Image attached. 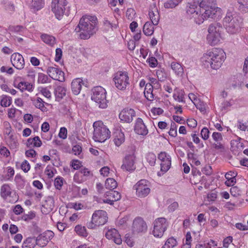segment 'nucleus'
<instances>
[{
	"mask_svg": "<svg viewBox=\"0 0 248 248\" xmlns=\"http://www.w3.org/2000/svg\"><path fill=\"white\" fill-rule=\"evenodd\" d=\"M192 17L194 18L195 22L198 24H201L206 19V18L203 17L202 13H200V14H199L198 12H196V15H193Z\"/></svg>",
	"mask_w": 248,
	"mask_h": 248,
	"instance_id": "obj_46",
	"label": "nucleus"
},
{
	"mask_svg": "<svg viewBox=\"0 0 248 248\" xmlns=\"http://www.w3.org/2000/svg\"><path fill=\"white\" fill-rule=\"evenodd\" d=\"M151 111L154 116L159 115L163 113V110L160 108H153L151 109Z\"/></svg>",
	"mask_w": 248,
	"mask_h": 248,
	"instance_id": "obj_58",
	"label": "nucleus"
},
{
	"mask_svg": "<svg viewBox=\"0 0 248 248\" xmlns=\"http://www.w3.org/2000/svg\"><path fill=\"white\" fill-rule=\"evenodd\" d=\"M135 156L134 154L126 155L123 160L121 168L126 171L133 170L136 169L135 166Z\"/></svg>",
	"mask_w": 248,
	"mask_h": 248,
	"instance_id": "obj_16",
	"label": "nucleus"
},
{
	"mask_svg": "<svg viewBox=\"0 0 248 248\" xmlns=\"http://www.w3.org/2000/svg\"><path fill=\"white\" fill-rule=\"evenodd\" d=\"M92 92V100L97 103L100 108H106L108 101L106 99V90L101 86H97L93 89Z\"/></svg>",
	"mask_w": 248,
	"mask_h": 248,
	"instance_id": "obj_5",
	"label": "nucleus"
},
{
	"mask_svg": "<svg viewBox=\"0 0 248 248\" xmlns=\"http://www.w3.org/2000/svg\"><path fill=\"white\" fill-rule=\"evenodd\" d=\"M97 18L95 16H83L80 19L75 31L81 39H88L95 34L98 30Z\"/></svg>",
	"mask_w": 248,
	"mask_h": 248,
	"instance_id": "obj_1",
	"label": "nucleus"
},
{
	"mask_svg": "<svg viewBox=\"0 0 248 248\" xmlns=\"http://www.w3.org/2000/svg\"><path fill=\"white\" fill-rule=\"evenodd\" d=\"M169 134L172 137H175L177 136L176 125L174 123H171Z\"/></svg>",
	"mask_w": 248,
	"mask_h": 248,
	"instance_id": "obj_48",
	"label": "nucleus"
},
{
	"mask_svg": "<svg viewBox=\"0 0 248 248\" xmlns=\"http://www.w3.org/2000/svg\"><path fill=\"white\" fill-rule=\"evenodd\" d=\"M171 67L178 76H182L183 74V68L179 63L172 62L171 63Z\"/></svg>",
	"mask_w": 248,
	"mask_h": 248,
	"instance_id": "obj_37",
	"label": "nucleus"
},
{
	"mask_svg": "<svg viewBox=\"0 0 248 248\" xmlns=\"http://www.w3.org/2000/svg\"><path fill=\"white\" fill-rule=\"evenodd\" d=\"M42 41L46 44L53 46L56 43V39L54 37L47 34H43L41 36Z\"/></svg>",
	"mask_w": 248,
	"mask_h": 248,
	"instance_id": "obj_33",
	"label": "nucleus"
},
{
	"mask_svg": "<svg viewBox=\"0 0 248 248\" xmlns=\"http://www.w3.org/2000/svg\"><path fill=\"white\" fill-rule=\"evenodd\" d=\"M44 103V102L42 98L37 97V100L34 102V105L36 108L42 110L45 108Z\"/></svg>",
	"mask_w": 248,
	"mask_h": 248,
	"instance_id": "obj_51",
	"label": "nucleus"
},
{
	"mask_svg": "<svg viewBox=\"0 0 248 248\" xmlns=\"http://www.w3.org/2000/svg\"><path fill=\"white\" fill-rule=\"evenodd\" d=\"M155 10V11H149V16L153 24L154 25H157L159 22L160 16L157 10L156 9Z\"/></svg>",
	"mask_w": 248,
	"mask_h": 248,
	"instance_id": "obj_32",
	"label": "nucleus"
},
{
	"mask_svg": "<svg viewBox=\"0 0 248 248\" xmlns=\"http://www.w3.org/2000/svg\"><path fill=\"white\" fill-rule=\"evenodd\" d=\"M37 245L34 237H29L26 238L23 242L22 248H34Z\"/></svg>",
	"mask_w": 248,
	"mask_h": 248,
	"instance_id": "obj_30",
	"label": "nucleus"
},
{
	"mask_svg": "<svg viewBox=\"0 0 248 248\" xmlns=\"http://www.w3.org/2000/svg\"><path fill=\"white\" fill-rule=\"evenodd\" d=\"M105 236L108 239L111 240L117 245H120L122 242L121 235L115 229H108L105 232Z\"/></svg>",
	"mask_w": 248,
	"mask_h": 248,
	"instance_id": "obj_18",
	"label": "nucleus"
},
{
	"mask_svg": "<svg viewBox=\"0 0 248 248\" xmlns=\"http://www.w3.org/2000/svg\"><path fill=\"white\" fill-rule=\"evenodd\" d=\"M153 23L150 22H146L143 28V31L146 35H151L154 31Z\"/></svg>",
	"mask_w": 248,
	"mask_h": 248,
	"instance_id": "obj_36",
	"label": "nucleus"
},
{
	"mask_svg": "<svg viewBox=\"0 0 248 248\" xmlns=\"http://www.w3.org/2000/svg\"><path fill=\"white\" fill-rule=\"evenodd\" d=\"M66 4V0H52L51 10L58 19H61L63 16Z\"/></svg>",
	"mask_w": 248,
	"mask_h": 248,
	"instance_id": "obj_11",
	"label": "nucleus"
},
{
	"mask_svg": "<svg viewBox=\"0 0 248 248\" xmlns=\"http://www.w3.org/2000/svg\"><path fill=\"white\" fill-rule=\"evenodd\" d=\"M82 80L80 78H76L71 83V89L75 95L80 93L82 87Z\"/></svg>",
	"mask_w": 248,
	"mask_h": 248,
	"instance_id": "obj_27",
	"label": "nucleus"
},
{
	"mask_svg": "<svg viewBox=\"0 0 248 248\" xmlns=\"http://www.w3.org/2000/svg\"><path fill=\"white\" fill-rule=\"evenodd\" d=\"M0 154L5 157H8L10 153L6 147L3 146L0 148Z\"/></svg>",
	"mask_w": 248,
	"mask_h": 248,
	"instance_id": "obj_61",
	"label": "nucleus"
},
{
	"mask_svg": "<svg viewBox=\"0 0 248 248\" xmlns=\"http://www.w3.org/2000/svg\"><path fill=\"white\" fill-rule=\"evenodd\" d=\"M3 126L4 128V134L9 136L12 132V128L10 124L8 122H4L3 123Z\"/></svg>",
	"mask_w": 248,
	"mask_h": 248,
	"instance_id": "obj_47",
	"label": "nucleus"
},
{
	"mask_svg": "<svg viewBox=\"0 0 248 248\" xmlns=\"http://www.w3.org/2000/svg\"><path fill=\"white\" fill-rule=\"evenodd\" d=\"M21 167L25 172H27L30 169V164L27 160H25L22 162Z\"/></svg>",
	"mask_w": 248,
	"mask_h": 248,
	"instance_id": "obj_57",
	"label": "nucleus"
},
{
	"mask_svg": "<svg viewBox=\"0 0 248 248\" xmlns=\"http://www.w3.org/2000/svg\"><path fill=\"white\" fill-rule=\"evenodd\" d=\"M200 13H202L203 17L207 19L208 18L217 19L221 14V10L216 5H206L204 3L203 8L200 10Z\"/></svg>",
	"mask_w": 248,
	"mask_h": 248,
	"instance_id": "obj_9",
	"label": "nucleus"
},
{
	"mask_svg": "<svg viewBox=\"0 0 248 248\" xmlns=\"http://www.w3.org/2000/svg\"><path fill=\"white\" fill-rule=\"evenodd\" d=\"M153 86L152 84H146L145 85L144 94L145 97L149 101H152L154 99Z\"/></svg>",
	"mask_w": 248,
	"mask_h": 248,
	"instance_id": "obj_29",
	"label": "nucleus"
},
{
	"mask_svg": "<svg viewBox=\"0 0 248 248\" xmlns=\"http://www.w3.org/2000/svg\"><path fill=\"white\" fill-rule=\"evenodd\" d=\"M63 185V179L61 177H57L54 181V185L58 189H60Z\"/></svg>",
	"mask_w": 248,
	"mask_h": 248,
	"instance_id": "obj_53",
	"label": "nucleus"
},
{
	"mask_svg": "<svg viewBox=\"0 0 248 248\" xmlns=\"http://www.w3.org/2000/svg\"><path fill=\"white\" fill-rule=\"evenodd\" d=\"M177 245V241L173 237L167 239L162 248H173Z\"/></svg>",
	"mask_w": 248,
	"mask_h": 248,
	"instance_id": "obj_42",
	"label": "nucleus"
},
{
	"mask_svg": "<svg viewBox=\"0 0 248 248\" xmlns=\"http://www.w3.org/2000/svg\"><path fill=\"white\" fill-rule=\"evenodd\" d=\"M243 18L235 12L228 11L223 19V24L228 32L234 34L241 28Z\"/></svg>",
	"mask_w": 248,
	"mask_h": 248,
	"instance_id": "obj_3",
	"label": "nucleus"
},
{
	"mask_svg": "<svg viewBox=\"0 0 248 248\" xmlns=\"http://www.w3.org/2000/svg\"><path fill=\"white\" fill-rule=\"evenodd\" d=\"M173 97L175 100H177L179 102H184L183 100L184 95L182 93L178 92L177 93H174Z\"/></svg>",
	"mask_w": 248,
	"mask_h": 248,
	"instance_id": "obj_55",
	"label": "nucleus"
},
{
	"mask_svg": "<svg viewBox=\"0 0 248 248\" xmlns=\"http://www.w3.org/2000/svg\"><path fill=\"white\" fill-rule=\"evenodd\" d=\"M133 188L136 191L137 196L140 198L145 197L150 192L149 183L145 179L138 182L134 186Z\"/></svg>",
	"mask_w": 248,
	"mask_h": 248,
	"instance_id": "obj_12",
	"label": "nucleus"
},
{
	"mask_svg": "<svg viewBox=\"0 0 248 248\" xmlns=\"http://www.w3.org/2000/svg\"><path fill=\"white\" fill-rule=\"evenodd\" d=\"M205 1H202L200 2L199 0H194L193 2L188 3V7L190 8L196 9L198 7L200 8V10L203 8V5Z\"/></svg>",
	"mask_w": 248,
	"mask_h": 248,
	"instance_id": "obj_43",
	"label": "nucleus"
},
{
	"mask_svg": "<svg viewBox=\"0 0 248 248\" xmlns=\"http://www.w3.org/2000/svg\"><path fill=\"white\" fill-rule=\"evenodd\" d=\"M42 145V141L38 136H36L33 138H29L27 141L26 145L29 148L33 147H39Z\"/></svg>",
	"mask_w": 248,
	"mask_h": 248,
	"instance_id": "obj_28",
	"label": "nucleus"
},
{
	"mask_svg": "<svg viewBox=\"0 0 248 248\" xmlns=\"http://www.w3.org/2000/svg\"><path fill=\"white\" fill-rule=\"evenodd\" d=\"M226 59V54L221 48H214L208 50L201 58V61L205 67L219 69Z\"/></svg>",
	"mask_w": 248,
	"mask_h": 248,
	"instance_id": "obj_2",
	"label": "nucleus"
},
{
	"mask_svg": "<svg viewBox=\"0 0 248 248\" xmlns=\"http://www.w3.org/2000/svg\"><path fill=\"white\" fill-rule=\"evenodd\" d=\"M146 158L147 161L151 166L155 165L156 161V156L154 153H148L146 155Z\"/></svg>",
	"mask_w": 248,
	"mask_h": 248,
	"instance_id": "obj_45",
	"label": "nucleus"
},
{
	"mask_svg": "<svg viewBox=\"0 0 248 248\" xmlns=\"http://www.w3.org/2000/svg\"><path fill=\"white\" fill-rule=\"evenodd\" d=\"M158 157L161 161L160 164L161 170L166 172L169 170L171 166V158L170 155L164 152H161L158 155Z\"/></svg>",
	"mask_w": 248,
	"mask_h": 248,
	"instance_id": "obj_17",
	"label": "nucleus"
},
{
	"mask_svg": "<svg viewBox=\"0 0 248 248\" xmlns=\"http://www.w3.org/2000/svg\"><path fill=\"white\" fill-rule=\"evenodd\" d=\"M134 130L137 134L140 135L145 136L148 133L146 126L144 124L142 119L140 118H138L136 120Z\"/></svg>",
	"mask_w": 248,
	"mask_h": 248,
	"instance_id": "obj_24",
	"label": "nucleus"
},
{
	"mask_svg": "<svg viewBox=\"0 0 248 248\" xmlns=\"http://www.w3.org/2000/svg\"><path fill=\"white\" fill-rule=\"evenodd\" d=\"M115 134L114 142L117 146H119L124 141V135L121 131H117Z\"/></svg>",
	"mask_w": 248,
	"mask_h": 248,
	"instance_id": "obj_34",
	"label": "nucleus"
},
{
	"mask_svg": "<svg viewBox=\"0 0 248 248\" xmlns=\"http://www.w3.org/2000/svg\"><path fill=\"white\" fill-rule=\"evenodd\" d=\"M183 0H169L164 3L165 8H173L177 6Z\"/></svg>",
	"mask_w": 248,
	"mask_h": 248,
	"instance_id": "obj_40",
	"label": "nucleus"
},
{
	"mask_svg": "<svg viewBox=\"0 0 248 248\" xmlns=\"http://www.w3.org/2000/svg\"><path fill=\"white\" fill-rule=\"evenodd\" d=\"M209 133V130L205 127H203L201 132V136L204 140H206L208 139Z\"/></svg>",
	"mask_w": 248,
	"mask_h": 248,
	"instance_id": "obj_50",
	"label": "nucleus"
},
{
	"mask_svg": "<svg viewBox=\"0 0 248 248\" xmlns=\"http://www.w3.org/2000/svg\"><path fill=\"white\" fill-rule=\"evenodd\" d=\"M238 127L241 130L248 131V124L247 123H242L239 121Z\"/></svg>",
	"mask_w": 248,
	"mask_h": 248,
	"instance_id": "obj_64",
	"label": "nucleus"
},
{
	"mask_svg": "<svg viewBox=\"0 0 248 248\" xmlns=\"http://www.w3.org/2000/svg\"><path fill=\"white\" fill-rule=\"evenodd\" d=\"M72 151L75 155H79L82 151L81 146L79 145H76L73 147Z\"/></svg>",
	"mask_w": 248,
	"mask_h": 248,
	"instance_id": "obj_63",
	"label": "nucleus"
},
{
	"mask_svg": "<svg viewBox=\"0 0 248 248\" xmlns=\"http://www.w3.org/2000/svg\"><path fill=\"white\" fill-rule=\"evenodd\" d=\"M105 186L106 188L112 190L116 188L117 183L113 178H108L105 182Z\"/></svg>",
	"mask_w": 248,
	"mask_h": 248,
	"instance_id": "obj_38",
	"label": "nucleus"
},
{
	"mask_svg": "<svg viewBox=\"0 0 248 248\" xmlns=\"http://www.w3.org/2000/svg\"><path fill=\"white\" fill-rule=\"evenodd\" d=\"M12 189L10 187V186L8 184H4L0 188V196L4 199L6 200L8 197H15V199H13L11 202H16L17 201L18 198H17V195L16 193L14 194L13 196H11L12 195Z\"/></svg>",
	"mask_w": 248,
	"mask_h": 248,
	"instance_id": "obj_22",
	"label": "nucleus"
},
{
	"mask_svg": "<svg viewBox=\"0 0 248 248\" xmlns=\"http://www.w3.org/2000/svg\"><path fill=\"white\" fill-rule=\"evenodd\" d=\"M67 130L65 127H61L59 133V136L60 138L65 139L67 138Z\"/></svg>",
	"mask_w": 248,
	"mask_h": 248,
	"instance_id": "obj_54",
	"label": "nucleus"
},
{
	"mask_svg": "<svg viewBox=\"0 0 248 248\" xmlns=\"http://www.w3.org/2000/svg\"><path fill=\"white\" fill-rule=\"evenodd\" d=\"M54 234L53 232L49 230L39 234L35 237L37 245L42 248L46 246L49 241L53 237Z\"/></svg>",
	"mask_w": 248,
	"mask_h": 248,
	"instance_id": "obj_13",
	"label": "nucleus"
},
{
	"mask_svg": "<svg viewBox=\"0 0 248 248\" xmlns=\"http://www.w3.org/2000/svg\"><path fill=\"white\" fill-rule=\"evenodd\" d=\"M47 79L48 78L47 76L45 75V74L41 73L39 75L38 79L39 82L41 83H45L47 82Z\"/></svg>",
	"mask_w": 248,
	"mask_h": 248,
	"instance_id": "obj_60",
	"label": "nucleus"
},
{
	"mask_svg": "<svg viewBox=\"0 0 248 248\" xmlns=\"http://www.w3.org/2000/svg\"><path fill=\"white\" fill-rule=\"evenodd\" d=\"M11 62L12 65L17 69L21 70L24 67V59L22 55L18 53H14L11 55Z\"/></svg>",
	"mask_w": 248,
	"mask_h": 248,
	"instance_id": "obj_20",
	"label": "nucleus"
},
{
	"mask_svg": "<svg viewBox=\"0 0 248 248\" xmlns=\"http://www.w3.org/2000/svg\"><path fill=\"white\" fill-rule=\"evenodd\" d=\"M186 123L188 126L192 128L195 127L197 125V121L194 119H188Z\"/></svg>",
	"mask_w": 248,
	"mask_h": 248,
	"instance_id": "obj_62",
	"label": "nucleus"
},
{
	"mask_svg": "<svg viewBox=\"0 0 248 248\" xmlns=\"http://www.w3.org/2000/svg\"><path fill=\"white\" fill-rule=\"evenodd\" d=\"M121 198V194L118 192L112 190L105 193L104 198L102 200L104 203L113 205L114 202L119 201Z\"/></svg>",
	"mask_w": 248,
	"mask_h": 248,
	"instance_id": "obj_15",
	"label": "nucleus"
},
{
	"mask_svg": "<svg viewBox=\"0 0 248 248\" xmlns=\"http://www.w3.org/2000/svg\"><path fill=\"white\" fill-rule=\"evenodd\" d=\"M148 62L151 67H155L157 64V60L154 57H151L148 59Z\"/></svg>",
	"mask_w": 248,
	"mask_h": 248,
	"instance_id": "obj_59",
	"label": "nucleus"
},
{
	"mask_svg": "<svg viewBox=\"0 0 248 248\" xmlns=\"http://www.w3.org/2000/svg\"><path fill=\"white\" fill-rule=\"evenodd\" d=\"M69 207L74 208L76 210L81 209L83 205L81 203L71 202L68 204Z\"/></svg>",
	"mask_w": 248,
	"mask_h": 248,
	"instance_id": "obj_52",
	"label": "nucleus"
},
{
	"mask_svg": "<svg viewBox=\"0 0 248 248\" xmlns=\"http://www.w3.org/2000/svg\"><path fill=\"white\" fill-rule=\"evenodd\" d=\"M115 87L119 90L124 91L129 85V78L126 72L118 71L113 78Z\"/></svg>",
	"mask_w": 248,
	"mask_h": 248,
	"instance_id": "obj_8",
	"label": "nucleus"
},
{
	"mask_svg": "<svg viewBox=\"0 0 248 248\" xmlns=\"http://www.w3.org/2000/svg\"><path fill=\"white\" fill-rule=\"evenodd\" d=\"M221 29L222 27L219 23L215 22L209 25L207 39L210 44L214 45L219 41Z\"/></svg>",
	"mask_w": 248,
	"mask_h": 248,
	"instance_id": "obj_6",
	"label": "nucleus"
},
{
	"mask_svg": "<svg viewBox=\"0 0 248 248\" xmlns=\"http://www.w3.org/2000/svg\"><path fill=\"white\" fill-rule=\"evenodd\" d=\"M46 71L49 76L52 79L61 82L64 81V74L58 68V66H49Z\"/></svg>",
	"mask_w": 248,
	"mask_h": 248,
	"instance_id": "obj_14",
	"label": "nucleus"
},
{
	"mask_svg": "<svg viewBox=\"0 0 248 248\" xmlns=\"http://www.w3.org/2000/svg\"><path fill=\"white\" fill-rule=\"evenodd\" d=\"M66 89L62 86H58L55 89L56 97L59 99H62L66 95Z\"/></svg>",
	"mask_w": 248,
	"mask_h": 248,
	"instance_id": "obj_35",
	"label": "nucleus"
},
{
	"mask_svg": "<svg viewBox=\"0 0 248 248\" xmlns=\"http://www.w3.org/2000/svg\"><path fill=\"white\" fill-rule=\"evenodd\" d=\"M44 4L43 0H32L31 7L34 11H38L42 9Z\"/></svg>",
	"mask_w": 248,
	"mask_h": 248,
	"instance_id": "obj_39",
	"label": "nucleus"
},
{
	"mask_svg": "<svg viewBox=\"0 0 248 248\" xmlns=\"http://www.w3.org/2000/svg\"><path fill=\"white\" fill-rule=\"evenodd\" d=\"M168 227V223L164 217H159L154 222L153 234L156 237L161 238Z\"/></svg>",
	"mask_w": 248,
	"mask_h": 248,
	"instance_id": "obj_10",
	"label": "nucleus"
},
{
	"mask_svg": "<svg viewBox=\"0 0 248 248\" xmlns=\"http://www.w3.org/2000/svg\"><path fill=\"white\" fill-rule=\"evenodd\" d=\"M212 137L216 142H219L223 139L221 134L218 132H214Z\"/></svg>",
	"mask_w": 248,
	"mask_h": 248,
	"instance_id": "obj_56",
	"label": "nucleus"
},
{
	"mask_svg": "<svg viewBox=\"0 0 248 248\" xmlns=\"http://www.w3.org/2000/svg\"><path fill=\"white\" fill-rule=\"evenodd\" d=\"M75 231L78 234L81 236L85 237L87 235L86 229L84 226L77 225L75 228Z\"/></svg>",
	"mask_w": 248,
	"mask_h": 248,
	"instance_id": "obj_44",
	"label": "nucleus"
},
{
	"mask_svg": "<svg viewBox=\"0 0 248 248\" xmlns=\"http://www.w3.org/2000/svg\"><path fill=\"white\" fill-rule=\"evenodd\" d=\"M135 111L133 109L126 108L124 109L119 114V118L121 121L130 123L135 116Z\"/></svg>",
	"mask_w": 248,
	"mask_h": 248,
	"instance_id": "obj_19",
	"label": "nucleus"
},
{
	"mask_svg": "<svg viewBox=\"0 0 248 248\" xmlns=\"http://www.w3.org/2000/svg\"><path fill=\"white\" fill-rule=\"evenodd\" d=\"M14 86L15 87L19 89L21 92L24 91L32 92L33 90V85L27 82L21 81L18 83H17L16 82H14Z\"/></svg>",
	"mask_w": 248,
	"mask_h": 248,
	"instance_id": "obj_26",
	"label": "nucleus"
},
{
	"mask_svg": "<svg viewBox=\"0 0 248 248\" xmlns=\"http://www.w3.org/2000/svg\"><path fill=\"white\" fill-rule=\"evenodd\" d=\"M237 175L236 171H230L227 172L225 177L227 181L225 182V185L228 186H233L236 183L235 177Z\"/></svg>",
	"mask_w": 248,
	"mask_h": 248,
	"instance_id": "obj_25",
	"label": "nucleus"
},
{
	"mask_svg": "<svg viewBox=\"0 0 248 248\" xmlns=\"http://www.w3.org/2000/svg\"><path fill=\"white\" fill-rule=\"evenodd\" d=\"M238 10L242 13L248 12V0H237Z\"/></svg>",
	"mask_w": 248,
	"mask_h": 248,
	"instance_id": "obj_31",
	"label": "nucleus"
},
{
	"mask_svg": "<svg viewBox=\"0 0 248 248\" xmlns=\"http://www.w3.org/2000/svg\"><path fill=\"white\" fill-rule=\"evenodd\" d=\"M12 103V98L6 95L1 96L0 105L4 107L9 106Z\"/></svg>",
	"mask_w": 248,
	"mask_h": 248,
	"instance_id": "obj_41",
	"label": "nucleus"
},
{
	"mask_svg": "<svg viewBox=\"0 0 248 248\" xmlns=\"http://www.w3.org/2000/svg\"><path fill=\"white\" fill-rule=\"evenodd\" d=\"M54 207V199L53 197L48 196L46 198L45 202L41 207V212L43 214L47 215L51 212Z\"/></svg>",
	"mask_w": 248,
	"mask_h": 248,
	"instance_id": "obj_23",
	"label": "nucleus"
},
{
	"mask_svg": "<svg viewBox=\"0 0 248 248\" xmlns=\"http://www.w3.org/2000/svg\"><path fill=\"white\" fill-rule=\"evenodd\" d=\"M147 225L141 217L136 218L133 222L132 230L134 232H140L146 231Z\"/></svg>",
	"mask_w": 248,
	"mask_h": 248,
	"instance_id": "obj_21",
	"label": "nucleus"
},
{
	"mask_svg": "<svg viewBox=\"0 0 248 248\" xmlns=\"http://www.w3.org/2000/svg\"><path fill=\"white\" fill-rule=\"evenodd\" d=\"M93 139L97 142H103L109 138L110 132L107 126L101 121H96L93 123Z\"/></svg>",
	"mask_w": 248,
	"mask_h": 248,
	"instance_id": "obj_4",
	"label": "nucleus"
},
{
	"mask_svg": "<svg viewBox=\"0 0 248 248\" xmlns=\"http://www.w3.org/2000/svg\"><path fill=\"white\" fill-rule=\"evenodd\" d=\"M108 220L107 213L104 210L95 211L92 216V220L87 224L89 229L105 224Z\"/></svg>",
	"mask_w": 248,
	"mask_h": 248,
	"instance_id": "obj_7",
	"label": "nucleus"
},
{
	"mask_svg": "<svg viewBox=\"0 0 248 248\" xmlns=\"http://www.w3.org/2000/svg\"><path fill=\"white\" fill-rule=\"evenodd\" d=\"M230 193L233 197H237L241 194L240 189L236 186H232L230 189Z\"/></svg>",
	"mask_w": 248,
	"mask_h": 248,
	"instance_id": "obj_49",
	"label": "nucleus"
}]
</instances>
